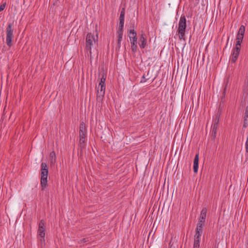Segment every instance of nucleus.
Wrapping results in <instances>:
<instances>
[{"instance_id": "nucleus-1", "label": "nucleus", "mask_w": 248, "mask_h": 248, "mask_svg": "<svg viewBox=\"0 0 248 248\" xmlns=\"http://www.w3.org/2000/svg\"><path fill=\"white\" fill-rule=\"evenodd\" d=\"M41 186L42 190L46 188L47 183V176L48 173V167L46 163L42 162L41 164Z\"/></svg>"}, {"instance_id": "nucleus-2", "label": "nucleus", "mask_w": 248, "mask_h": 248, "mask_svg": "<svg viewBox=\"0 0 248 248\" xmlns=\"http://www.w3.org/2000/svg\"><path fill=\"white\" fill-rule=\"evenodd\" d=\"M186 28V18L185 16L182 15L179 21L178 29L177 31L179 40H183L184 41L186 40L185 33Z\"/></svg>"}, {"instance_id": "nucleus-3", "label": "nucleus", "mask_w": 248, "mask_h": 248, "mask_svg": "<svg viewBox=\"0 0 248 248\" xmlns=\"http://www.w3.org/2000/svg\"><path fill=\"white\" fill-rule=\"evenodd\" d=\"M45 231L46 224L44 220L42 219L40 221L38 225V229L37 234L38 237L40 238L39 241L41 246L42 247L45 245Z\"/></svg>"}, {"instance_id": "nucleus-4", "label": "nucleus", "mask_w": 248, "mask_h": 248, "mask_svg": "<svg viewBox=\"0 0 248 248\" xmlns=\"http://www.w3.org/2000/svg\"><path fill=\"white\" fill-rule=\"evenodd\" d=\"M14 27L13 23H9L6 29V41L7 45L11 47L12 46V41L14 38Z\"/></svg>"}, {"instance_id": "nucleus-5", "label": "nucleus", "mask_w": 248, "mask_h": 248, "mask_svg": "<svg viewBox=\"0 0 248 248\" xmlns=\"http://www.w3.org/2000/svg\"><path fill=\"white\" fill-rule=\"evenodd\" d=\"M129 39L131 44V50L133 53L137 52V32L134 30H130L129 31Z\"/></svg>"}, {"instance_id": "nucleus-6", "label": "nucleus", "mask_w": 248, "mask_h": 248, "mask_svg": "<svg viewBox=\"0 0 248 248\" xmlns=\"http://www.w3.org/2000/svg\"><path fill=\"white\" fill-rule=\"evenodd\" d=\"M95 42L94 36L91 33H88L86 38V47L85 50L90 52V55L92 53V47L93 43Z\"/></svg>"}, {"instance_id": "nucleus-7", "label": "nucleus", "mask_w": 248, "mask_h": 248, "mask_svg": "<svg viewBox=\"0 0 248 248\" xmlns=\"http://www.w3.org/2000/svg\"><path fill=\"white\" fill-rule=\"evenodd\" d=\"M105 84L99 83L97 90L96 100L98 103L102 102L105 94Z\"/></svg>"}, {"instance_id": "nucleus-8", "label": "nucleus", "mask_w": 248, "mask_h": 248, "mask_svg": "<svg viewBox=\"0 0 248 248\" xmlns=\"http://www.w3.org/2000/svg\"><path fill=\"white\" fill-rule=\"evenodd\" d=\"M124 15H125V9L122 8L120 13V16L119 17L120 23L118 30L117 31L118 36H123V28L124 26Z\"/></svg>"}, {"instance_id": "nucleus-9", "label": "nucleus", "mask_w": 248, "mask_h": 248, "mask_svg": "<svg viewBox=\"0 0 248 248\" xmlns=\"http://www.w3.org/2000/svg\"><path fill=\"white\" fill-rule=\"evenodd\" d=\"M219 117L220 116L219 115H216L213 121L212 129V137L213 139H215L217 136V131L218 128Z\"/></svg>"}, {"instance_id": "nucleus-10", "label": "nucleus", "mask_w": 248, "mask_h": 248, "mask_svg": "<svg viewBox=\"0 0 248 248\" xmlns=\"http://www.w3.org/2000/svg\"><path fill=\"white\" fill-rule=\"evenodd\" d=\"M240 51V47H235L233 48V53L232 54V58L231 59V62L235 63L237 59Z\"/></svg>"}, {"instance_id": "nucleus-11", "label": "nucleus", "mask_w": 248, "mask_h": 248, "mask_svg": "<svg viewBox=\"0 0 248 248\" xmlns=\"http://www.w3.org/2000/svg\"><path fill=\"white\" fill-rule=\"evenodd\" d=\"M207 210L206 208H203L200 214V218H199L198 223H201L204 224L206 217Z\"/></svg>"}, {"instance_id": "nucleus-12", "label": "nucleus", "mask_w": 248, "mask_h": 248, "mask_svg": "<svg viewBox=\"0 0 248 248\" xmlns=\"http://www.w3.org/2000/svg\"><path fill=\"white\" fill-rule=\"evenodd\" d=\"M147 37L145 33H142L140 38L139 46L141 48H144L146 46Z\"/></svg>"}, {"instance_id": "nucleus-13", "label": "nucleus", "mask_w": 248, "mask_h": 248, "mask_svg": "<svg viewBox=\"0 0 248 248\" xmlns=\"http://www.w3.org/2000/svg\"><path fill=\"white\" fill-rule=\"evenodd\" d=\"M199 160V153H197L195 156V158L194 159V162H193V171L195 173H197L198 170Z\"/></svg>"}, {"instance_id": "nucleus-14", "label": "nucleus", "mask_w": 248, "mask_h": 248, "mask_svg": "<svg viewBox=\"0 0 248 248\" xmlns=\"http://www.w3.org/2000/svg\"><path fill=\"white\" fill-rule=\"evenodd\" d=\"M201 239V235H194L193 248H200V243Z\"/></svg>"}, {"instance_id": "nucleus-15", "label": "nucleus", "mask_w": 248, "mask_h": 248, "mask_svg": "<svg viewBox=\"0 0 248 248\" xmlns=\"http://www.w3.org/2000/svg\"><path fill=\"white\" fill-rule=\"evenodd\" d=\"M204 224L201 223H198L195 235H199L202 236V228Z\"/></svg>"}, {"instance_id": "nucleus-16", "label": "nucleus", "mask_w": 248, "mask_h": 248, "mask_svg": "<svg viewBox=\"0 0 248 248\" xmlns=\"http://www.w3.org/2000/svg\"><path fill=\"white\" fill-rule=\"evenodd\" d=\"M85 138H79V146L80 150V154L81 155L82 151L85 148Z\"/></svg>"}, {"instance_id": "nucleus-17", "label": "nucleus", "mask_w": 248, "mask_h": 248, "mask_svg": "<svg viewBox=\"0 0 248 248\" xmlns=\"http://www.w3.org/2000/svg\"><path fill=\"white\" fill-rule=\"evenodd\" d=\"M56 154L54 151H52L50 153L49 155V161L50 165L54 164L56 162Z\"/></svg>"}, {"instance_id": "nucleus-18", "label": "nucleus", "mask_w": 248, "mask_h": 248, "mask_svg": "<svg viewBox=\"0 0 248 248\" xmlns=\"http://www.w3.org/2000/svg\"><path fill=\"white\" fill-rule=\"evenodd\" d=\"M149 74H150V71H149L148 72L146 76L145 74H144L142 76V78H141V79L140 82V83H144V82H145L148 80H149V79H150L151 78V77L149 75Z\"/></svg>"}, {"instance_id": "nucleus-19", "label": "nucleus", "mask_w": 248, "mask_h": 248, "mask_svg": "<svg viewBox=\"0 0 248 248\" xmlns=\"http://www.w3.org/2000/svg\"><path fill=\"white\" fill-rule=\"evenodd\" d=\"M245 32V27L244 25H241L238 30V32L237 33L239 34H242L244 36Z\"/></svg>"}, {"instance_id": "nucleus-20", "label": "nucleus", "mask_w": 248, "mask_h": 248, "mask_svg": "<svg viewBox=\"0 0 248 248\" xmlns=\"http://www.w3.org/2000/svg\"><path fill=\"white\" fill-rule=\"evenodd\" d=\"M106 75L103 73L101 74V78L99 83L102 84H105Z\"/></svg>"}, {"instance_id": "nucleus-21", "label": "nucleus", "mask_w": 248, "mask_h": 248, "mask_svg": "<svg viewBox=\"0 0 248 248\" xmlns=\"http://www.w3.org/2000/svg\"><path fill=\"white\" fill-rule=\"evenodd\" d=\"M123 38V36H118V42H117V49L118 48L120 49L121 47V42L122 41Z\"/></svg>"}, {"instance_id": "nucleus-22", "label": "nucleus", "mask_w": 248, "mask_h": 248, "mask_svg": "<svg viewBox=\"0 0 248 248\" xmlns=\"http://www.w3.org/2000/svg\"><path fill=\"white\" fill-rule=\"evenodd\" d=\"M244 121L248 122V108H246L244 116Z\"/></svg>"}, {"instance_id": "nucleus-23", "label": "nucleus", "mask_w": 248, "mask_h": 248, "mask_svg": "<svg viewBox=\"0 0 248 248\" xmlns=\"http://www.w3.org/2000/svg\"><path fill=\"white\" fill-rule=\"evenodd\" d=\"M79 130H86L85 124L84 122H82L80 123V125H79Z\"/></svg>"}, {"instance_id": "nucleus-24", "label": "nucleus", "mask_w": 248, "mask_h": 248, "mask_svg": "<svg viewBox=\"0 0 248 248\" xmlns=\"http://www.w3.org/2000/svg\"><path fill=\"white\" fill-rule=\"evenodd\" d=\"M244 38V35H241L238 33L237 34L236 40H239L240 41H242Z\"/></svg>"}, {"instance_id": "nucleus-25", "label": "nucleus", "mask_w": 248, "mask_h": 248, "mask_svg": "<svg viewBox=\"0 0 248 248\" xmlns=\"http://www.w3.org/2000/svg\"><path fill=\"white\" fill-rule=\"evenodd\" d=\"M6 5V2H4L0 6V12L5 9Z\"/></svg>"}, {"instance_id": "nucleus-26", "label": "nucleus", "mask_w": 248, "mask_h": 248, "mask_svg": "<svg viewBox=\"0 0 248 248\" xmlns=\"http://www.w3.org/2000/svg\"><path fill=\"white\" fill-rule=\"evenodd\" d=\"M242 42V41H240V40H236L235 47H240L241 44Z\"/></svg>"}, {"instance_id": "nucleus-27", "label": "nucleus", "mask_w": 248, "mask_h": 248, "mask_svg": "<svg viewBox=\"0 0 248 248\" xmlns=\"http://www.w3.org/2000/svg\"><path fill=\"white\" fill-rule=\"evenodd\" d=\"M86 133H81V134H79V138H86Z\"/></svg>"}, {"instance_id": "nucleus-28", "label": "nucleus", "mask_w": 248, "mask_h": 248, "mask_svg": "<svg viewBox=\"0 0 248 248\" xmlns=\"http://www.w3.org/2000/svg\"><path fill=\"white\" fill-rule=\"evenodd\" d=\"M248 124V122L244 121V124H243V127L244 128H246L247 127Z\"/></svg>"}, {"instance_id": "nucleus-29", "label": "nucleus", "mask_w": 248, "mask_h": 248, "mask_svg": "<svg viewBox=\"0 0 248 248\" xmlns=\"http://www.w3.org/2000/svg\"><path fill=\"white\" fill-rule=\"evenodd\" d=\"M225 83L226 87H227L228 84L229 83V78H228L226 80H225Z\"/></svg>"}, {"instance_id": "nucleus-30", "label": "nucleus", "mask_w": 248, "mask_h": 248, "mask_svg": "<svg viewBox=\"0 0 248 248\" xmlns=\"http://www.w3.org/2000/svg\"><path fill=\"white\" fill-rule=\"evenodd\" d=\"M81 133H86V130H79V134H81Z\"/></svg>"}, {"instance_id": "nucleus-31", "label": "nucleus", "mask_w": 248, "mask_h": 248, "mask_svg": "<svg viewBox=\"0 0 248 248\" xmlns=\"http://www.w3.org/2000/svg\"><path fill=\"white\" fill-rule=\"evenodd\" d=\"M227 87H226V86H225V87H224V91H223V97H224V96H225V93H226V90H227Z\"/></svg>"}, {"instance_id": "nucleus-32", "label": "nucleus", "mask_w": 248, "mask_h": 248, "mask_svg": "<svg viewBox=\"0 0 248 248\" xmlns=\"http://www.w3.org/2000/svg\"><path fill=\"white\" fill-rule=\"evenodd\" d=\"M81 241L83 242V243L86 242V241L85 240V239H83L81 240Z\"/></svg>"}, {"instance_id": "nucleus-33", "label": "nucleus", "mask_w": 248, "mask_h": 248, "mask_svg": "<svg viewBox=\"0 0 248 248\" xmlns=\"http://www.w3.org/2000/svg\"><path fill=\"white\" fill-rule=\"evenodd\" d=\"M155 78L152 79V82H153V81L154 80V79H155Z\"/></svg>"}]
</instances>
